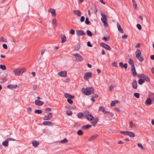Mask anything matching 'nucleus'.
I'll use <instances>...</instances> for the list:
<instances>
[{
    "instance_id": "nucleus-57",
    "label": "nucleus",
    "mask_w": 154,
    "mask_h": 154,
    "mask_svg": "<svg viewBox=\"0 0 154 154\" xmlns=\"http://www.w3.org/2000/svg\"><path fill=\"white\" fill-rule=\"evenodd\" d=\"M85 18L83 16H81V17L80 21L81 22H83L85 20Z\"/></svg>"
},
{
    "instance_id": "nucleus-32",
    "label": "nucleus",
    "mask_w": 154,
    "mask_h": 154,
    "mask_svg": "<svg viewBox=\"0 0 154 154\" xmlns=\"http://www.w3.org/2000/svg\"><path fill=\"white\" fill-rule=\"evenodd\" d=\"M61 39H62L61 42L64 43L66 41V37L65 35H63L61 37Z\"/></svg>"
},
{
    "instance_id": "nucleus-6",
    "label": "nucleus",
    "mask_w": 154,
    "mask_h": 154,
    "mask_svg": "<svg viewBox=\"0 0 154 154\" xmlns=\"http://www.w3.org/2000/svg\"><path fill=\"white\" fill-rule=\"evenodd\" d=\"M74 56L73 60L75 61H81L83 59L80 55L77 53L74 54L73 55Z\"/></svg>"
},
{
    "instance_id": "nucleus-43",
    "label": "nucleus",
    "mask_w": 154,
    "mask_h": 154,
    "mask_svg": "<svg viewBox=\"0 0 154 154\" xmlns=\"http://www.w3.org/2000/svg\"><path fill=\"white\" fill-rule=\"evenodd\" d=\"M78 117L80 119H81L83 116V114L82 113L80 112L78 114Z\"/></svg>"
},
{
    "instance_id": "nucleus-18",
    "label": "nucleus",
    "mask_w": 154,
    "mask_h": 154,
    "mask_svg": "<svg viewBox=\"0 0 154 154\" xmlns=\"http://www.w3.org/2000/svg\"><path fill=\"white\" fill-rule=\"evenodd\" d=\"M99 111H102L104 114L109 113V112L105 110V108L103 106H100L99 109Z\"/></svg>"
},
{
    "instance_id": "nucleus-30",
    "label": "nucleus",
    "mask_w": 154,
    "mask_h": 154,
    "mask_svg": "<svg viewBox=\"0 0 154 154\" xmlns=\"http://www.w3.org/2000/svg\"><path fill=\"white\" fill-rule=\"evenodd\" d=\"M8 141L6 140L5 141L3 142L2 143V145L6 147H7L8 145Z\"/></svg>"
},
{
    "instance_id": "nucleus-35",
    "label": "nucleus",
    "mask_w": 154,
    "mask_h": 154,
    "mask_svg": "<svg viewBox=\"0 0 154 154\" xmlns=\"http://www.w3.org/2000/svg\"><path fill=\"white\" fill-rule=\"evenodd\" d=\"M130 126L131 128H134L135 127L134 124L132 121L130 122Z\"/></svg>"
},
{
    "instance_id": "nucleus-20",
    "label": "nucleus",
    "mask_w": 154,
    "mask_h": 154,
    "mask_svg": "<svg viewBox=\"0 0 154 154\" xmlns=\"http://www.w3.org/2000/svg\"><path fill=\"white\" fill-rule=\"evenodd\" d=\"M117 27L118 30L121 33H124V32L123 29H122V28H121L120 25L118 23H117Z\"/></svg>"
},
{
    "instance_id": "nucleus-28",
    "label": "nucleus",
    "mask_w": 154,
    "mask_h": 154,
    "mask_svg": "<svg viewBox=\"0 0 154 154\" xmlns=\"http://www.w3.org/2000/svg\"><path fill=\"white\" fill-rule=\"evenodd\" d=\"M17 87V85H9L7 86V88L9 89H11L13 88H16Z\"/></svg>"
},
{
    "instance_id": "nucleus-59",
    "label": "nucleus",
    "mask_w": 154,
    "mask_h": 154,
    "mask_svg": "<svg viewBox=\"0 0 154 154\" xmlns=\"http://www.w3.org/2000/svg\"><path fill=\"white\" fill-rule=\"evenodd\" d=\"M70 34L74 35L75 33V31L73 29H71L69 31Z\"/></svg>"
},
{
    "instance_id": "nucleus-14",
    "label": "nucleus",
    "mask_w": 154,
    "mask_h": 154,
    "mask_svg": "<svg viewBox=\"0 0 154 154\" xmlns=\"http://www.w3.org/2000/svg\"><path fill=\"white\" fill-rule=\"evenodd\" d=\"M64 96L66 98H71V99H73L74 98V96L67 93H65L64 94Z\"/></svg>"
},
{
    "instance_id": "nucleus-3",
    "label": "nucleus",
    "mask_w": 154,
    "mask_h": 154,
    "mask_svg": "<svg viewBox=\"0 0 154 154\" xmlns=\"http://www.w3.org/2000/svg\"><path fill=\"white\" fill-rule=\"evenodd\" d=\"M136 58L140 62H142L143 60V57L141 56V53L139 49H137L135 52Z\"/></svg>"
},
{
    "instance_id": "nucleus-27",
    "label": "nucleus",
    "mask_w": 154,
    "mask_h": 154,
    "mask_svg": "<svg viewBox=\"0 0 154 154\" xmlns=\"http://www.w3.org/2000/svg\"><path fill=\"white\" fill-rule=\"evenodd\" d=\"M91 127V125H86L82 126V128L83 129L86 130L90 128Z\"/></svg>"
},
{
    "instance_id": "nucleus-9",
    "label": "nucleus",
    "mask_w": 154,
    "mask_h": 154,
    "mask_svg": "<svg viewBox=\"0 0 154 154\" xmlns=\"http://www.w3.org/2000/svg\"><path fill=\"white\" fill-rule=\"evenodd\" d=\"M100 45L102 47L104 48L107 50L110 51L111 50V48L108 45L103 43H100Z\"/></svg>"
},
{
    "instance_id": "nucleus-13",
    "label": "nucleus",
    "mask_w": 154,
    "mask_h": 154,
    "mask_svg": "<svg viewBox=\"0 0 154 154\" xmlns=\"http://www.w3.org/2000/svg\"><path fill=\"white\" fill-rule=\"evenodd\" d=\"M48 11L53 16L55 17L56 16V14L55 9L50 8L49 9Z\"/></svg>"
},
{
    "instance_id": "nucleus-34",
    "label": "nucleus",
    "mask_w": 154,
    "mask_h": 154,
    "mask_svg": "<svg viewBox=\"0 0 154 154\" xmlns=\"http://www.w3.org/2000/svg\"><path fill=\"white\" fill-rule=\"evenodd\" d=\"M52 24L55 26H57V20L55 19H54L52 20Z\"/></svg>"
},
{
    "instance_id": "nucleus-50",
    "label": "nucleus",
    "mask_w": 154,
    "mask_h": 154,
    "mask_svg": "<svg viewBox=\"0 0 154 154\" xmlns=\"http://www.w3.org/2000/svg\"><path fill=\"white\" fill-rule=\"evenodd\" d=\"M112 66H115V67H118L117 63L116 62H114L112 63Z\"/></svg>"
},
{
    "instance_id": "nucleus-7",
    "label": "nucleus",
    "mask_w": 154,
    "mask_h": 154,
    "mask_svg": "<svg viewBox=\"0 0 154 154\" xmlns=\"http://www.w3.org/2000/svg\"><path fill=\"white\" fill-rule=\"evenodd\" d=\"M92 73L91 72H85L83 75V78L85 81H88L89 79L92 78Z\"/></svg>"
},
{
    "instance_id": "nucleus-25",
    "label": "nucleus",
    "mask_w": 154,
    "mask_h": 154,
    "mask_svg": "<svg viewBox=\"0 0 154 154\" xmlns=\"http://www.w3.org/2000/svg\"><path fill=\"white\" fill-rule=\"evenodd\" d=\"M92 121H93L91 122V123L93 125L95 126L96 124L98 121V119L97 118H94Z\"/></svg>"
},
{
    "instance_id": "nucleus-11",
    "label": "nucleus",
    "mask_w": 154,
    "mask_h": 154,
    "mask_svg": "<svg viewBox=\"0 0 154 154\" xmlns=\"http://www.w3.org/2000/svg\"><path fill=\"white\" fill-rule=\"evenodd\" d=\"M35 104L36 106H40L43 105L44 104V103L43 101L36 100L35 101Z\"/></svg>"
},
{
    "instance_id": "nucleus-15",
    "label": "nucleus",
    "mask_w": 154,
    "mask_h": 154,
    "mask_svg": "<svg viewBox=\"0 0 154 154\" xmlns=\"http://www.w3.org/2000/svg\"><path fill=\"white\" fill-rule=\"evenodd\" d=\"M74 14L76 16L79 17L81 16V13L79 10H75L73 11Z\"/></svg>"
},
{
    "instance_id": "nucleus-58",
    "label": "nucleus",
    "mask_w": 154,
    "mask_h": 154,
    "mask_svg": "<svg viewBox=\"0 0 154 154\" xmlns=\"http://www.w3.org/2000/svg\"><path fill=\"white\" fill-rule=\"evenodd\" d=\"M127 131H121L120 132V133L122 134L127 135Z\"/></svg>"
},
{
    "instance_id": "nucleus-29",
    "label": "nucleus",
    "mask_w": 154,
    "mask_h": 154,
    "mask_svg": "<svg viewBox=\"0 0 154 154\" xmlns=\"http://www.w3.org/2000/svg\"><path fill=\"white\" fill-rule=\"evenodd\" d=\"M148 97L149 98H150L153 101L154 100V94L152 93H150Z\"/></svg>"
},
{
    "instance_id": "nucleus-42",
    "label": "nucleus",
    "mask_w": 154,
    "mask_h": 154,
    "mask_svg": "<svg viewBox=\"0 0 154 154\" xmlns=\"http://www.w3.org/2000/svg\"><path fill=\"white\" fill-rule=\"evenodd\" d=\"M27 112L29 114L32 112V109L31 107H28L27 108Z\"/></svg>"
},
{
    "instance_id": "nucleus-49",
    "label": "nucleus",
    "mask_w": 154,
    "mask_h": 154,
    "mask_svg": "<svg viewBox=\"0 0 154 154\" xmlns=\"http://www.w3.org/2000/svg\"><path fill=\"white\" fill-rule=\"evenodd\" d=\"M87 35L90 36H91L92 35V34L91 32L89 30L87 31Z\"/></svg>"
},
{
    "instance_id": "nucleus-52",
    "label": "nucleus",
    "mask_w": 154,
    "mask_h": 154,
    "mask_svg": "<svg viewBox=\"0 0 154 154\" xmlns=\"http://www.w3.org/2000/svg\"><path fill=\"white\" fill-rule=\"evenodd\" d=\"M85 23L87 25L89 24L90 23V21L88 17H86L85 18Z\"/></svg>"
},
{
    "instance_id": "nucleus-51",
    "label": "nucleus",
    "mask_w": 154,
    "mask_h": 154,
    "mask_svg": "<svg viewBox=\"0 0 154 154\" xmlns=\"http://www.w3.org/2000/svg\"><path fill=\"white\" fill-rule=\"evenodd\" d=\"M66 113L69 116H71L72 114V113L71 111L69 110L67 111L66 112Z\"/></svg>"
},
{
    "instance_id": "nucleus-56",
    "label": "nucleus",
    "mask_w": 154,
    "mask_h": 154,
    "mask_svg": "<svg viewBox=\"0 0 154 154\" xmlns=\"http://www.w3.org/2000/svg\"><path fill=\"white\" fill-rule=\"evenodd\" d=\"M137 26L138 29L140 30L142 29L141 26V25L140 24H137Z\"/></svg>"
},
{
    "instance_id": "nucleus-63",
    "label": "nucleus",
    "mask_w": 154,
    "mask_h": 154,
    "mask_svg": "<svg viewBox=\"0 0 154 154\" xmlns=\"http://www.w3.org/2000/svg\"><path fill=\"white\" fill-rule=\"evenodd\" d=\"M127 38V36L125 34H124L122 36V38L123 39H126Z\"/></svg>"
},
{
    "instance_id": "nucleus-24",
    "label": "nucleus",
    "mask_w": 154,
    "mask_h": 154,
    "mask_svg": "<svg viewBox=\"0 0 154 154\" xmlns=\"http://www.w3.org/2000/svg\"><path fill=\"white\" fill-rule=\"evenodd\" d=\"M127 135L131 137H134L135 136V134L132 132L128 131Z\"/></svg>"
},
{
    "instance_id": "nucleus-64",
    "label": "nucleus",
    "mask_w": 154,
    "mask_h": 154,
    "mask_svg": "<svg viewBox=\"0 0 154 154\" xmlns=\"http://www.w3.org/2000/svg\"><path fill=\"white\" fill-rule=\"evenodd\" d=\"M45 110L48 112H50L51 111V109L50 108H47L45 109Z\"/></svg>"
},
{
    "instance_id": "nucleus-55",
    "label": "nucleus",
    "mask_w": 154,
    "mask_h": 154,
    "mask_svg": "<svg viewBox=\"0 0 154 154\" xmlns=\"http://www.w3.org/2000/svg\"><path fill=\"white\" fill-rule=\"evenodd\" d=\"M80 48V45H78L77 47H75V51H78V50L79 48Z\"/></svg>"
},
{
    "instance_id": "nucleus-37",
    "label": "nucleus",
    "mask_w": 154,
    "mask_h": 154,
    "mask_svg": "<svg viewBox=\"0 0 154 154\" xmlns=\"http://www.w3.org/2000/svg\"><path fill=\"white\" fill-rule=\"evenodd\" d=\"M109 36H107V37H104L102 38V39L103 40H104L106 41H109Z\"/></svg>"
},
{
    "instance_id": "nucleus-60",
    "label": "nucleus",
    "mask_w": 154,
    "mask_h": 154,
    "mask_svg": "<svg viewBox=\"0 0 154 154\" xmlns=\"http://www.w3.org/2000/svg\"><path fill=\"white\" fill-rule=\"evenodd\" d=\"M116 104L115 102H114V101H112L111 104H110V106H115Z\"/></svg>"
},
{
    "instance_id": "nucleus-33",
    "label": "nucleus",
    "mask_w": 154,
    "mask_h": 154,
    "mask_svg": "<svg viewBox=\"0 0 154 154\" xmlns=\"http://www.w3.org/2000/svg\"><path fill=\"white\" fill-rule=\"evenodd\" d=\"M68 140L66 138H64L63 140H61L60 141V143H61L63 144L67 143Z\"/></svg>"
},
{
    "instance_id": "nucleus-45",
    "label": "nucleus",
    "mask_w": 154,
    "mask_h": 154,
    "mask_svg": "<svg viewBox=\"0 0 154 154\" xmlns=\"http://www.w3.org/2000/svg\"><path fill=\"white\" fill-rule=\"evenodd\" d=\"M0 41L1 42H6L7 40L6 38L3 37H1L0 38Z\"/></svg>"
},
{
    "instance_id": "nucleus-40",
    "label": "nucleus",
    "mask_w": 154,
    "mask_h": 154,
    "mask_svg": "<svg viewBox=\"0 0 154 154\" xmlns=\"http://www.w3.org/2000/svg\"><path fill=\"white\" fill-rule=\"evenodd\" d=\"M42 112L41 110L39 109H36L35 110V112L38 114H41Z\"/></svg>"
},
{
    "instance_id": "nucleus-62",
    "label": "nucleus",
    "mask_w": 154,
    "mask_h": 154,
    "mask_svg": "<svg viewBox=\"0 0 154 154\" xmlns=\"http://www.w3.org/2000/svg\"><path fill=\"white\" fill-rule=\"evenodd\" d=\"M87 46L89 47H92V45H91V44L90 43V42H88L87 43Z\"/></svg>"
},
{
    "instance_id": "nucleus-19",
    "label": "nucleus",
    "mask_w": 154,
    "mask_h": 154,
    "mask_svg": "<svg viewBox=\"0 0 154 154\" xmlns=\"http://www.w3.org/2000/svg\"><path fill=\"white\" fill-rule=\"evenodd\" d=\"M152 100L150 98H147L146 99L145 102V104L146 105H150L152 104Z\"/></svg>"
},
{
    "instance_id": "nucleus-38",
    "label": "nucleus",
    "mask_w": 154,
    "mask_h": 154,
    "mask_svg": "<svg viewBox=\"0 0 154 154\" xmlns=\"http://www.w3.org/2000/svg\"><path fill=\"white\" fill-rule=\"evenodd\" d=\"M146 76V75H145L143 74H141L138 75V77L139 78H143L144 79Z\"/></svg>"
},
{
    "instance_id": "nucleus-36",
    "label": "nucleus",
    "mask_w": 154,
    "mask_h": 154,
    "mask_svg": "<svg viewBox=\"0 0 154 154\" xmlns=\"http://www.w3.org/2000/svg\"><path fill=\"white\" fill-rule=\"evenodd\" d=\"M77 134L79 136H81L83 135V132H82V130H79L77 132Z\"/></svg>"
},
{
    "instance_id": "nucleus-8",
    "label": "nucleus",
    "mask_w": 154,
    "mask_h": 154,
    "mask_svg": "<svg viewBox=\"0 0 154 154\" xmlns=\"http://www.w3.org/2000/svg\"><path fill=\"white\" fill-rule=\"evenodd\" d=\"M52 114L51 113H49L47 115H45L43 119L45 120H50L52 117Z\"/></svg>"
},
{
    "instance_id": "nucleus-31",
    "label": "nucleus",
    "mask_w": 154,
    "mask_h": 154,
    "mask_svg": "<svg viewBox=\"0 0 154 154\" xmlns=\"http://www.w3.org/2000/svg\"><path fill=\"white\" fill-rule=\"evenodd\" d=\"M128 63L129 64L131 65V66H134V61L132 59H130L128 61Z\"/></svg>"
},
{
    "instance_id": "nucleus-17",
    "label": "nucleus",
    "mask_w": 154,
    "mask_h": 154,
    "mask_svg": "<svg viewBox=\"0 0 154 154\" xmlns=\"http://www.w3.org/2000/svg\"><path fill=\"white\" fill-rule=\"evenodd\" d=\"M131 73L133 75V76H136L137 75V72L135 70L134 66H131Z\"/></svg>"
},
{
    "instance_id": "nucleus-22",
    "label": "nucleus",
    "mask_w": 154,
    "mask_h": 154,
    "mask_svg": "<svg viewBox=\"0 0 154 154\" xmlns=\"http://www.w3.org/2000/svg\"><path fill=\"white\" fill-rule=\"evenodd\" d=\"M119 66L120 67L122 68H124L125 69H126L127 68V64L125 63L123 64L122 62H120L119 63Z\"/></svg>"
},
{
    "instance_id": "nucleus-46",
    "label": "nucleus",
    "mask_w": 154,
    "mask_h": 154,
    "mask_svg": "<svg viewBox=\"0 0 154 154\" xmlns=\"http://www.w3.org/2000/svg\"><path fill=\"white\" fill-rule=\"evenodd\" d=\"M143 79L147 82H150V79L146 75L145 77V78Z\"/></svg>"
},
{
    "instance_id": "nucleus-41",
    "label": "nucleus",
    "mask_w": 154,
    "mask_h": 154,
    "mask_svg": "<svg viewBox=\"0 0 154 154\" xmlns=\"http://www.w3.org/2000/svg\"><path fill=\"white\" fill-rule=\"evenodd\" d=\"M133 4V6L135 9H137V5L136 4L135 2V1L134 0H132V1Z\"/></svg>"
},
{
    "instance_id": "nucleus-10",
    "label": "nucleus",
    "mask_w": 154,
    "mask_h": 154,
    "mask_svg": "<svg viewBox=\"0 0 154 154\" xmlns=\"http://www.w3.org/2000/svg\"><path fill=\"white\" fill-rule=\"evenodd\" d=\"M57 75L59 76L65 77L67 76V72L66 71H61L58 72Z\"/></svg>"
},
{
    "instance_id": "nucleus-26",
    "label": "nucleus",
    "mask_w": 154,
    "mask_h": 154,
    "mask_svg": "<svg viewBox=\"0 0 154 154\" xmlns=\"http://www.w3.org/2000/svg\"><path fill=\"white\" fill-rule=\"evenodd\" d=\"M32 144L33 146L34 147H37L39 144V142L36 140H34L32 141Z\"/></svg>"
},
{
    "instance_id": "nucleus-12",
    "label": "nucleus",
    "mask_w": 154,
    "mask_h": 154,
    "mask_svg": "<svg viewBox=\"0 0 154 154\" xmlns=\"http://www.w3.org/2000/svg\"><path fill=\"white\" fill-rule=\"evenodd\" d=\"M76 34L78 36L84 35H85V33L82 30H79L76 31Z\"/></svg>"
},
{
    "instance_id": "nucleus-47",
    "label": "nucleus",
    "mask_w": 154,
    "mask_h": 154,
    "mask_svg": "<svg viewBox=\"0 0 154 154\" xmlns=\"http://www.w3.org/2000/svg\"><path fill=\"white\" fill-rule=\"evenodd\" d=\"M144 82V81L143 79H139L138 81V83L139 84L141 85Z\"/></svg>"
},
{
    "instance_id": "nucleus-16",
    "label": "nucleus",
    "mask_w": 154,
    "mask_h": 154,
    "mask_svg": "<svg viewBox=\"0 0 154 154\" xmlns=\"http://www.w3.org/2000/svg\"><path fill=\"white\" fill-rule=\"evenodd\" d=\"M43 125H44L52 126L53 125V123L48 121H45L43 122Z\"/></svg>"
},
{
    "instance_id": "nucleus-39",
    "label": "nucleus",
    "mask_w": 154,
    "mask_h": 154,
    "mask_svg": "<svg viewBox=\"0 0 154 154\" xmlns=\"http://www.w3.org/2000/svg\"><path fill=\"white\" fill-rule=\"evenodd\" d=\"M0 68L3 70H5L6 69V67L5 65H0Z\"/></svg>"
},
{
    "instance_id": "nucleus-61",
    "label": "nucleus",
    "mask_w": 154,
    "mask_h": 154,
    "mask_svg": "<svg viewBox=\"0 0 154 154\" xmlns=\"http://www.w3.org/2000/svg\"><path fill=\"white\" fill-rule=\"evenodd\" d=\"M3 47L5 49H7L8 48L6 44H3L2 45Z\"/></svg>"
},
{
    "instance_id": "nucleus-5",
    "label": "nucleus",
    "mask_w": 154,
    "mask_h": 154,
    "mask_svg": "<svg viewBox=\"0 0 154 154\" xmlns=\"http://www.w3.org/2000/svg\"><path fill=\"white\" fill-rule=\"evenodd\" d=\"M101 15L102 17L101 18V20L102 22L103 23L104 25L106 27H107L108 26L107 23L106 22L107 19L106 16V15L103 13H101Z\"/></svg>"
},
{
    "instance_id": "nucleus-53",
    "label": "nucleus",
    "mask_w": 154,
    "mask_h": 154,
    "mask_svg": "<svg viewBox=\"0 0 154 154\" xmlns=\"http://www.w3.org/2000/svg\"><path fill=\"white\" fill-rule=\"evenodd\" d=\"M134 96L136 98H139V94L138 93H135L134 94Z\"/></svg>"
},
{
    "instance_id": "nucleus-23",
    "label": "nucleus",
    "mask_w": 154,
    "mask_h": 154,
    "mask_svg": "<svg viewBox=\"0 0 154 154\" xmlns=\"http://www.w3.org/2000/svg\"><path fill=\"white\" fill-rule=\"evenodd\" d=\"M132 86L133 88L134 89H137V83L136 81L135 80H133V82L132 83Z\"/></svg>"
},
{
    "instance_id": "nucleus-44",
    "label": "nucleus",
    "mask_w": 154,
    "mask_h": 154,
    "mask_svg": "<svg viewBox=\"0 0 154 154\" xmlns=\"http://www.w3.org/2000/svg\"><path fill=\"white\" fill-rule=\"evenodd\" d=\"M114 88V86L113 85H111L110 86L109 88V90L110 91H112Z\"/></svg>"
},
{
    "instance_id": "nucleus-2",
    "label": "nucleus",
    "mask_w": 154,
    "mask_h": 154,
    "mask_svg": "<svg viewBox=\"0 0 154 154\" xmlns=\"http://www.w3.org/2000/svg\"><path fill=\"white\" fill-rule=\"evenodd\" d=\"M26 69L24 68H17L14 69L13 72L16 75H20L25 72Z\"/></svg>"
},
{
    "instance_id": "nucleus-21",
    "label": "nucleus",
    "mask_w": 154,
    "mask_h": 154,
    "mask_svg": "<svg viewBox=\"0 0 154 154\" xmlns=\"http://www.w3.org/2000/svg\"><path fill=\"white\" fill-rule=\"evenodd\" d=\"M98 136V134H95L91 136L88 140V141H91L95 139Z\"/></svg>"
},
{
    "instance_id": "nucleus-48",
    "label": "nucleus",
    "mask_w": 154,
    "mask_h": 154,
    "mask_svg": "<svg viewBox=\"0 0 154 154\" xmlns=\"http://www.w3.org/2000/svg\"><path fill=\"white\" fill-rule=\"evenodd\" d=\"M71 98H68L67 99V102L70 104H72L73 103V101L71 100Z\"/></svg>"
},
{
    "instance_id": "nucleus-54",
    "label": "nucleus",
    "mask_w": 154,
    "mask_h": 154,
    "mask_svg": "<svg viewBox=\"0 0 154 154\" xmlns=\"http://www.w3.org/2000/svg\"><path fill=\"white\" fill-rule=\"evenodd\" d=\"M137 145L141 149H144V147L140 143H138Z\"/></svg>"
},
{
    "instance_id": "nucleus-1",
    "label": "nucleus",
    "mask_w": 154,
    "mask_h": 154,
    "mask_svg": "<svg viewBox=\"0 0 154 154\" xmlns=\"http://www.w3.org/2000/svg\"><path fill=\"white\" fill-rule=\"evenodd\" d=\"M82 92L85 95H88L91 94H94V89L93 87H88L86 88H83L82 89Z\"/></svg>"
},
{
    "instance_id": "nucleus-4",
    "label": "nucleus",
    "mask_w": 154,
    "mask_h": 154,
    "mask_svg": "<svg viewBox=\"0 0 154 154\" xmlns=\"http://www.w3.org/2000/svg\"><path fill=\"white\" fill-rule=\"evenodd\" d=\"M85 117L89 121H92L94 119L91 113L88 111H86L84 113Z\"/></svg>"
}]
</instances>
